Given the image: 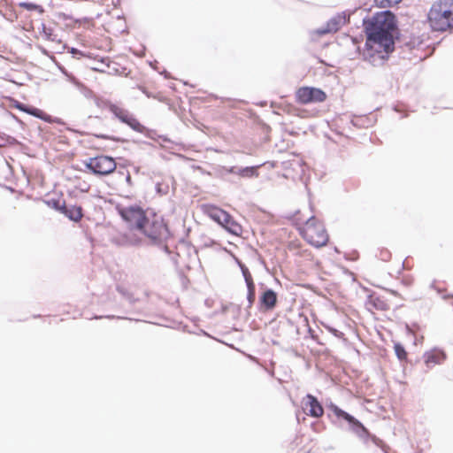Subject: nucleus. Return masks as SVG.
Returning <instances> with one entry per match:
<instances>
[{"label":"nucleus","mask_w":453,"mask_h":453,"mask_svg":"<svg viewBox=\"0 0 453 453\" xmlns=\"http://www.w3.org/2000/svg\"><path fill=\"white\" fill-rule=\"evenodd\" d=\"M127 181H130V176H127Z\"/></svg>","instance_id":"31"},{"label":"nucleus","mask_w":453,"mask_h":453,"mask_svg":"<svg viewBox=\"0 0 453 453\" xmlns=\"http://www.w3.org/2000/svg\"><path fill=\"white\" fill-rule=\"evenodd\" d=\"M395 352L399 360H403L407 357V353L403 345L400 343L395 344Z\"/></svg>","instance_id":"21"},{"label":"nucleus","mask_w":453,"mask_h":453,"mask_svg":"<svg viewBox=\"0 0 453 453\" xmlns=\"http://www.w3.org/2000/svg\"><path fill=\"white\" fill-rule=\"evenodd\" d=\"M428 20L431 27L436 31H446L453 27V16L443 4V1L441 0L432 5L428 13Z\"/></svg>","instance_id":"4"},{"label":"nucleus","mask_w":453,"mask_h":453,"mask_svg":"<svg viewBox=\"0 0 453 453\" xmlns=\"http://www.w3.org/2000/svg\"><path fill=\"white\" fill-rule=\"evenodd\" d=\"M238 265L241 268V271L242 273V275L244 277V280H245V282H246V285L247 286H250V285H253L254 284V281H253V279H252V276L249 271V269L246 267L245 265H243L242 262L238 261Z\"/></svg>","instance_id":"19"},{"label":"nucleus","mask_w":453,"mask_h":453,"mask_svg":"<svg viewBox=\"0 0 453 453\" xmlns=\"http://www.w3.org/2000/svg\"><path fill=\"white\" fill-rule=\"evenodd\" d=\"M238 169H240V167H237V166H230V167L222 166L221 169H220V173L222 175H224L225 173H233V174H237L238 175Z\"/></svg>","instance_id":"25"},{"label":"nucleus","mask_w":453,"mask_h":453,"mask_svg":"<svg viewBox=\"0 0 453 453\" xmlns=\"http://www.w3.org/2000/svg\"><path fill=\"white\" fill-rule=\"evenodd\" d=\"M364 27L366 42L363 59L374 66L380 65L395 50V15L389 11L376 13L372 19H364Z\"/></svg>","instance_id":"1"},{"label":"nucleus","mask_w":453,"mask_h":453,"mask_svg":"<svg viewBox=\"0 0 453 453\" xmlns=\"http://www.w3.org/2000/svg\"><path fill=\"white\" fill-rule=\"evenodd\" d=\"M17 108H18L19 110H20V111H24V112L28 113L29 109L31 108V106H27V105H26V104H23L19 103V104H17Z\"/></svg>","instance_id":"28"},{"label":"nucleus","mask_w":453,"mask_h":453,"mask_svg":"<svg viewBox=\"0 0 453 453\" xmlns=\"http://www.w3.org/2000/svg\"><path fill=\"white\" fill-rule=\"evenodd\" d=\"M138 233L147 237L154 244L165 242L170 234L163 218L156 214L147 216Z\"/></svg>","instance_id":"3"},{"label":"nucleus","mask_w":453,"mask_h":453,"mask_svg":"<svg viewBox=\"0 0 453 453\" xmlns=\"http://www.w3.org/2000/svg\"><path fill=\"white\" fill-rule=\"evenodd\" d=\"M347 22L346 12H341L332 17L327 23L318 28L314 33L319 36L325 35L329 33L337 32Z\"/></svg>","instance_id":"10"},{"label":"nucleus","mask_w":453,"mask_h":453,"mask_svg":"<svg viewBox=\"0 0 453 453\" xmlns=\"http://www.w3.org/2000/svg\"><path fill=\"white\" fill-rule=\"evenodd\" d=\"M297 99L302 104L320 103L326 98V93L316 88L303 87L296 92Z\"/></svg>","instance_id":"9"},{"label":"nucleus","mask_w":453,"mask_h":453,"mask_svg":"<svg viewBox=\"0 0 453 453\" xmlns=\"http://www.w3.org/2000/svg\"><path fill=\"white\" fill-rule=\"evenodd\" d=\"M123 219L128 224L129 231L114 238V242L121 246H134L142 242L136 232H139L148 215L138 206L123 208L120 211Z\"/></svg>","instance_id":"2"},{"label":"nucleus","mask_w":453,"mask_h":453,"mask_svg":"<svg viewBox=\"0 0 453 453\" xmlns=\"http://www.w3.org/2000/svg\"><path fill=\"white\" fill-rule=\"evenodd\" d=\"M28 114H30L34 117H36L38 119H41L46 122H49V123L51 122V117L38 108L31 107L29 109Z\"/></svg>","instance_id":"18"},{"label":"nucleus","mask_w":453,"mask_h":453,"mask_svg":"<svg viewBox=\"0 0 453 453\" xmlns=\"http://www.w3.org/2000/svg\"><path fill=\"white\" fill-rule=\"evenodd\" d=\"M86 166L97 175H107L116 169L114 159L107 156H99L90 158Z\"/></svg>","instance_id":"7"},{"label":"nucleus","mask_w":453,"mask_h":453,"mask_svg":"<svg viewBox=\"0 0 453 453\" xmlns=\"http://www.w3.org/2000/svg\"><path fill=\"white\" fill-rule=\"evenodd\" d=\"M209 216L219 225L221 222H226V219H228V213L217 207H213L209 211Z\"/></svg>","instance_id":"16"},{"label":"nucleus","mask_w":453,"mask_h":453,"mask_svg":"<svg viewBox=\"0 0 453 453\" xmlns=\"http://www.w3.org/2000/svg\"><path fill=\"white\" fill-rule=\"evenodd\" d=\"M261 305L265 310H273L277 303V295L273 289H266L260 297Z\"/></svg>","instance_id":"13"},{"label":"nucleus","mask_w":453,"mask_h":453,"mask_svg":"<svg viewBox=\"0 0 453 453\" xmlns=\"http://www.w3.org/2000/svg\"><path fill=\"white\" fill-rule=\"evenodd\" d=\"M248 295L247 299L249 302V307H251L253 303L255 302L256 294H255V284L247 286Z\"/></svg>","instance_id":"23"},{"label":"nucleus","mask_w":453,"mask_h":453,"mask_svg":"<svg viewBox=\"0 0 453 453\" xmlns=\"http://www.w3.org/2000/svg\"><path fill=\"white\" fill-rule=\"evenodd\" d=\"M49 204H51L53 208L62 212V204H60L59 200H51L48 203Z\"/></svg>","instance_id":"26"},{"label":"nucleus","mask_w":453,"mask_h":453,"mask_svg":"<svg viewBox=\"0 0 453 453\" xmlns=\"http://www.w3.org/2000/svg\"><path fill=\"white\" fill-rule=\"evenodd\" d=\"M302 233L307 242L315 247L325 246L328 242L324 226L313 216L307 219Z\"/></svg>","instance_id":"5"},{"label":"nucleus","mask_w":453,"mask_h":453,"mask_svg":"<svg viewBox=\"0 0 453 453\" xmlns=\"http://www.w3.org/2000/svg\"><path fill=\"white\" fill-rule=\"evenodd\" d=\"M168 191V187L167 186H165L164 188H162V185L161 184H157V192L161 194V195H164V194H166Z\"/></svg>","instance_id":"27"},{"label":"nucleus","mask_w":453,"mask_h":453,"mask_svg":"<svg viewBox=\"0 0 453 453\" xmlns=\"http://www.w3.org/2000/svg\"><path fill=\"white\" fill-rule=\"evenodd\" d=\"M19 6L28 11H37L40 13L43 12V8L41 5L33 3L22 2L19 4Z\"/></svg>","instance_id":"20"},{"label":"nucleus","mask_w":453,"mask_h":453,"mask_svg":"<svg viewBox=\"0 0 453 453\" xmlns=\"http://www.w3.org/2000/svg\"><path fill=\"white\" fill-rule=\"evenodd\" d=\"M42 30L43 35L45 36V38L47 40H50V41L55 40V35H53L51 28H49L44 24H42Z\"/></svg>","instance_id":"24"},{"label":"nucleus","mask_w":453,"mask_h":453,"mask_svg":"<svg viewBox=\"0 0 453 453\" xmlns=\"http://www.w3.org/2000/svg\"><path fill=\"white\" fill-rule=\"evenodd\" d=\"M445 358L446 354L439 349H434L424 354V360L428 368H431L435 365L441 364Z\"/></svg>","instance_id":"12"},{"label":"nucleus","mask_w":453,"mask_h":453,"mask_svg":"<svg viewBox=\"0 0 453 453\" xmlns=\"http://www.w3.org/2000/svg\"><path fill=\"white\" fill-rule=\"evenodd\" d=\"M109 111L122 123L128 125L133 130L142 133L144 127L126 109L116 104H108Z\"/></svg>","instance_id":"8"},{"label":"nucleus","mask_w":453,"mask_h":453,"mask_svg":"<svg viewBox=\"0 0 453 453\" xmlns=\"http://www.w3.org/2000/svg\"><path fill=\"white\" fill-rule=\"evenodd\" d=\"M401 1L402 0H374L376 4L381 8L391 7L393 5L397 4Z\"/></svg>","instance_id":"22"},{"label":"nucleus","mask_w":453,"mask_h":453,"mask_svg":"<svg viewBox=\"0 0 453 453\" xmlns=\"http://www.w3.org/2000/svg\"><path fill=\"white\" fill-rule=\"evenodd\" d=\"M70 52H71L73 56H76V55H82V53H81L79 50H77V49H75V48H72V49H71V50H70Z\"/></svg>","instance_id":"29"},{"label":"nucleus","mask_w":453,"mask_h":453,"mask_svg":"<svg viewBox=\"0 0 453 453\" xmlns=\"http://www.w3.org/2000/svg\"><path fill=\"white\" fill-rule=\"evenodd\" d=\"M328 409L341 420H345L349 425V429L352 431L361 440L367 441L370 434L364 425L356 418L340 409L337 405L331 403Z\"/></svg>","instance_id":"6"},{"label":"nucleus","mask_w":453,"mask_h":453,"mask_svg":"<svg viewBox=\"0 0 453 453\" xmlns=\"http://www.w3.org/2000/svg\"><path fill=\"white\" fill-rule=\"evenodd\" d=\"M62 213L73 221L78 222L82 218V209L80 206L72 205L66 206L63 202Z\"/></svg>","instance_id":"14"},{"label":"nucleus","mask_w":453,"mask_h":453,"mask_svg":"<svg viewBox=\"0 0 453 453\" xmlns=\"http://www.w3.org/2000/svg\"><path fill=\"white\" fill-rule=\"evenodd\" d=\"M303 410L309 415L314 418H319L323 415V407L316 397L308 394L303 400Z\"/></svg>","instance_id":"11"},{"label":"nucleus","mask_w":453,"mask_h":453,"mask_svg":"<svg viewBox=\"0 0 453 453\" xmlns=\"http://www.w3.org/2000/svg\"><path fill=\"white\" fill-rule=\"evenodd\" d=\"M258 167L259 166L240 167V169H238V175L242 178H257L258 177Z\"/></svg>","instance_id":"17"},{"label":"nucleus","mask_w":453,"mask_h":453,"mask_svg":"<svg viewBox=\"0 0 453 453\" xmlns=\"http://www.w3.org/2000/svg\"><path fill=\"white\" fill-rule=\"evenodd\" d=\"M330 332H332L336 336H339L340 334H342V333H340L338 330L333 329V328H330Z\"/></svg>","instance_id":"30"},{"label":"nucleus","mask_w":453,"mask_h":453,"mask_svg":"<svg viewBox=\"0 0 453 453\" xmlns=\"http://www.w3.org/2000/svg\"><path fill=\"white\" fill-rule=\"evenodd\" d=\"M220 226L235 235H239L242 232V226L236 223L229 214L228 219H226V222H221Z\"/></svg>","instance_id":"15"}]
</instances>
